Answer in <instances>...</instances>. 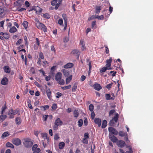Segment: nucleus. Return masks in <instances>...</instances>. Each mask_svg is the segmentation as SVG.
<instances>
[{
	"label": "nucleus",
	"instance_id": "a211bd4d",
	"mask_svg": "<svg viewBox=\"0 0 153 153\" xmlns=\"http://www.w3.org/2000/svg\"><path fill=\"white\" fill-rule=\"evenodd\" d=\"M73 64L72 63H68L64 66V68H69L72 67Z\"/></svg>",
	"mask_w": 153,
	"mask_h": 153
},
{
	"label": "nucleus",
	"instance_id": "e433bc0d",
	"mask_svg": "<svg viewBox=\"0 0 153 153\" xmlns=\"http://www.w3.org/2000/svg\"><path fill=\"white\" fill-rule=\"evenodd\" d=\"M15 121L17 124H20L21 123V121L20 117H16V119Z\"/></svg>",
	"mask_w": 153,
	"mask_h": 153
},
{
	"label": "nucleus",
	"instance_id": "a18cd8bd",
	"mask_svg": "<svg viewBox=\"0 0 153 153\" xmlns=\"http://www.w3.org/2000/svg\"><path fill=\"white\" fill-rule=\"evenodd\" d=\"M58 24L60 25L63 26V21L62 19H60L58 21Z\"/></svg>",
	"mask_w": 153,
	"mask_h": 153
},
{
	"label": "nucleus",
	"instance_id": "f257e3e1",
	"mask_svg": "<svg viewBox=\"0 0 153 153\" xmlns=\"http://www.w3.org/2000/svg\"><path fill=\"white\" fill-rule=\"evenodd\" d=\"M41 137L43 140H42L43 146L44 148L47 146V144H49V139L48 137L47 134L46 133H41Z\"/></svg>",
	"mask_w": 153,
	"mask_h": 153
},
{
	"label": "nucleus",
	"instance_id": "aec40b11",
	"mask_svg": "<svg viewBox=\"0 0 153 153\" xmlns=\"http://www.w3.org/2000/svg\"><path fill=\"white\" fill-rule=\"evenodd\" d=\"M13 111L12 109L10 110L8 112V115L10 116L9 118L10 119L13 118L14 117L13 115Z\"/></svg>",
	"mask_w": 153,
	"mask_h": 153
},
{
	"label": "nucleus",
	"instance_id": "6ab92c4d",
	"mask_svg": "<svg viewBox=\"0 0 153 153\" xmlns=\"http://www.w3.org/2000/svg\"><path fill=\"white\" fill-rule=\"evenodd\" d=\"M114 117L113 118L112 120H113V121H114L115 123H117L118 120L119 114L117 113H116L114 114Z\"/></svg>",
	"mask_w": 153,
	"mask_h": 153
},
{
	"label": "nucleus",
	"instance_id": "7c9ffc66",
	"mask_svg": "<svg viewBox=\"0 0 153 153\" xmlns=\"http://www.w3.org/2000/svg\"><path fill=\"white\" fill-rule=\"evenodd\" d=\"M119 136L121 137H124L127 136V133H124L122 131H120L119 132Z\"/></svg>",
	"mask_w": 153,
	"mask_h": 153
},
{
	"label": "nucleus",
	"instance_id": "f8f14e48",
	"mask_svg": "<svg viewBox=\"0 0 153 153\" xmlns=\"http://www.w3.org/2000/svg\"><path fill=\"white\" fill-rule=\"evenodd\" d=\"M94 122L95 123L97 124L99 127L101 126V120L99 118H96L94 120Z\"/></svg>",
	"mask_w": 153,
	"mask_h": 153
},
{
	"label": "nucleus",
	"instance_id": "2f4dec72",
	"mask_svg": "<svg viewBox=\"0 0 153 153\" xmlns=\"http://www.w3.org/2000/svg\"><path fill=\"white\" fill-rule=\"evenodd\" d=\"M7 117V116L5 115L0 116V123L2 122Z\"/></svg>",
	"mask_w": 153,
	"mask_h": 153
},
{
	"label": "nucleus",
	"instance_id": "37998d69",
	"mask_svg": "<svg viewBox=\"0 0 153 153\" xmlns=\"http://www.w3.org/2000/svg\"><path fill=\"white\" fill-rule=\"evenodd\" d=\"M94 109V106L92 104H90L89 107V109L91 111H93Z\"/></svg>",
	"mask_w": 153,
	"mask_h": 153
},
{
	"label": "nucleus",
	"instance_id": "ddd939ff",
	"mask_svg": "<svg viewBox=\"0 0 153 153\" xmlns=\"http://www.w3.org/2000/svg\"><path fill=\"white\" fill-rule=\"evenodd\" d=\"M94 87L95 89L97 91H99L102 89V87L100 84L98 83L94 84Z\"/></svg>",
	"mask_w": 153,
	"mask_h": 153
},
{
	"label": "nucleus",
	"instance_id": "9b49d317",
	"mask_svg": "<svg viewBox=\"0 0 153 153\" xmlns=\"http://www.w3.org/2000/svg\"><path fill=\"white\" fill-rule=\"evenodd\" d=\"M4 72L7 73H9L11 71V69L8 66H5L3 67Z\"/></svg>",
	"mask_w": 153,
	"mask_h": 153
},
{
	"label": "nucleus",
	"instance_id": "4d7b16f0",
	"mask_svg": "<svg viewBox=\"0 0 153 153\" xmlns=\"http://www.w3.org/2000/svg\"><path fill=\"white\" fill-rule=\"evenodd\" d=\"M33 151V153H38L40 151V149L39 148H37L35 150Z\"/></svg>",
	"mask_w": 153,
	"mask_h": 153
},
{
	"label": "nucleus",
	"instance_id": "a878e982",
	"mask_svg": "<svg viewBox=\"0 0 153 153\" xmlns=\"http://www.w3.org/2000/svg\"><path fill=\"white\" fill-rule=\"evenodd\" d=\"M7 108V107L6 106V104L5 103L4 106L2 107L1 108V114H2L5 111V110Z\"/></svg>",
	"mask_w": 153,
	"mask_h": 153
},
{
	"label": "nucleus",
	"instance_id": "cd10ccee",
	"mask_svg": "<svg viewBox=\"0 0 153 153\" xmlns=\"http://www.w3.org/2000/svg\"><path fill=\"white\" fill-rule=\"evenodd\" d=\"M17 31V29L14 26L12 27L9 30V32L10 33H13Z\"/></svg>",
	"mask_w": 153,
	"mask_h": 153
},
{
	"label": "nucleus",
	"instance_id": "864d4df0",
	"mask_svg": "<svg viewBox=\"0 0 153 153\" xmlns=\"http://www.w3.org/2000/svg\"><path fill=\"white\" fill-rule=\"evenodd\" d=\"M48 115H44L43 116V120L44 121H46L47 120Z\"/></svg>",
	"mask_w": 153,
	"mask_h": 153
},
{
	"label": "nucleus",
	"instance_id": "a19ab883",
	"mask_svg": "<svg viewBox=\"0 0 153 153\" xmlns=\"http://www.w3.org/2000/svg\"><path fill=\"white\" fill-rule=\"evenodd\" d=\"M8 132H5L2 134L1 137L2 138H4V137L8 136Z\"/></svg>",
	"mask_w": 153,
	"mask_h": 153
},
{
	"label": "nucleus",
	"instance_id": "79ce46f5",
	"mask_svg": "<svg viewBox=\"0 0 153 153\" xmlns=\"http://www.w3.org/2000/svg\"><path fill=\"white\" fill-rule=\"evenodd\" d=\"M74 117H77L79 115V113L78 111L77 110H75L74 111Z\"/></svg>",
	"mask_w": 153,
	"mask_h": 153
},
{
	"label": "nucleus",
	"instance_id": "ea45409f",
	"mask_svg": "<svg viewBox=\"0 0 153 153\" xmlns=\"http://www.w3.org/2000/svg\"><path fill=\"white\" fill-rule=\"evenodd\" d=\"M22 25L26 29L27 27L28 23L26 21H24L22 23Z\"/></svg>",
	"mask_w": 153,
	"mask_h": 153
},
{
	"label": "nucleus",
	"instance_id": "58836bf2",
	"mask_svg": "<svg viewBox=\"0 0 153 153\" xmlns=\"http://www.w3.org/2000/svg\"><path fill=\"white\" fill-rule=\"evenodd\" d=\"M6 146L7 147H10L13 148H14V146L11 143L9 142H7L6 144Z\"/></svg>",
	"mask_w": 153,
	"mask_h": 153
},
{
	"label": "nucleus",
	"instance_id": "423d86ee",
	"mask_svg": "<svg viewBox=\"0 0 153 153\" xmlns=\"http://www.w3.org/2000/svg\"><path fill=\"white\" fill-rule=\"evenodd\" d=\"M108 130L109 132L114 135H117L118 133L117 131L114 128L112 127H109L108 128Z\"/></svg>",
	"mask_w": 153,
	"mask_h": 153
},
{
	"label": "nucleus",
	"instance_id": "20e7f679",
	"mask_svg": "<svg viewBox=\"0 0 153 153\" xmlns=\"http://www.w3.org/2000/svg\"><path fill=\"white\" fill-rule=\"evenodd\" d=\"M25 142L24 143L25 146L26 147H31L33 144V143L30 141V138H26L24 140Z\"/></svg>",
	"mask_w": 153,
	"mask_h": 153
},
{
	"label": "nucleus",
	"instance_id": "b1692460",
	"mask_svg": "<svg viewBox=\"0 0 153 153\" xmlns=\"http://www.w3.org/2000/svg\"><path fill=\"white\" fill-rule=\"evenodd\" d=\"M0 35L3 36V37L6 39H7L9 38V35L6 33L1 32Z\"/></svg>",
	"mask_w": 153,
	"mask_h": 153
},
{
	"label": "nucleus",
	"instance_id": "5701e85b",
	"mask_svg": "<svg viewBox=\"0 0 153 153\" xmlns=\"http://www.w3.org/2000/svg\"><path fill=\"white\" fill-rule=\"evenodd\" d=\"M65 146V143L64 142H60L59 144V148L60 149H63Z\"/></svg>",
	"mask_w": 153,
	"mask_h": 153
},
{
	"label": "nucleus",
	"instance_id": "393cba45",
	"mask_svg": "<svg viewBox=\"0 0 153 153\" xmlns=\"http://www.w3.org/2000/svg\"><path fill=\"white\" fill-rule=\"evenodd\" d=\"M61 71L63 73V75L65 77L68 76L69 74L68 72L65 69H62Z\"/></svg>",
	"mask_w": 153,
	"mask_h": 153
},
{
	"label": "nucleus",
	"instance_id": "7ed1b4c3",
	"mask_svg": "<svg viewBox=\"0 0 153 153\" xmlns=\"http://www.w3.org/2000/svg\"><path fill=\"white\" fill-rule=\"evenodd\" d=\"M36 25L37 27L39 29L42 30L44 32H46L47 31V28L46 26L42 23H36Z\"/></svg>",
	"mask_w": 153,
	"mask_h": 153
},
{
	"label": "nucleus",
	"instance_id": "0eeeda50",
	"mask_svg": "<svg viewBox=\"0 0 153 153\" xmlns=\"http://www.w3.org/2000/svg\"><path fill=\"white\" fill-rule=\"evenodd\" d=\"M62 121L58 117L56 118L54 122V124L56 126H61L62 125Z\"/></svg>",
	"mask_w": 153,
	"mask_h": 153
},
{
	"label": "nucleus",
	"instance_id": "69168bd1",
	"mask_svg": "<svg viewBox=\"0 0 153 153\" xmlns=\"http://www.w3.org/2000/svg\"><path fill=\"white\" fill-rule=\"evenodd\" d=\"M22 40L21 39H19V40H18L17 41L16 43V44L17 45H20L22 42Z\"/></svg>",
	"mask_w": 153,
	"mask_h": 153
},
{
	"label": "nucleus",
	"instance_id": "9d476101",
	"mask_svg": "<svg viewBox=\"0 0 153 153\" xmlns=\"http://www.w3.org/2000/svg\"><path fill=\"white\" fill-rule=\"evenodd\" d=\"M8 82V79L6 77H4L1 80V84L4 85H6L7 84Z\"/></svg>",
	"mask_w": 153,
	"mask_h": 153
},
{
	"label": "nucleus",
	"instance_id": "c9c22d12",
	"mask_svg": "<svg viewBox=\"0 0 153 153\" xmlns=\"http://www.w3.org/2000/svg\"><path fill=\"white\" fill-rule=\"evenodd\" d=\"M46 93L49 99H50L51 96V93L49 89L48 90L46 91Z\"/></svg>",
	"mask_w": 153,
	"mask_h": 153
},
{
	"label": "nucleus",
	"instance_id": "680f3d73",
	"mask_svg": "<svg viewBox=\"0 0 153 153\" xmlns=\"http://www.w3.org/2000/svg\"><path fill=\"white\" fill-rule=\"evenodd\" d=\"M111 74H112V76H115L116 74L117 73V72L116 71H111L110 72Z\"/></svg>",
	"mask_w": 153,
	"mask_h": 153
},
{
	"label": "nucleus",
	"instance_id": "bf43d9fd",
	"mask_svg": "<svg viewBox=\"0 0 153 153\" xmlns=\"http://www.w3.org/2000/svg\"><path fill=\"white\" fill-rule=\"evenodd\" d=\"M59 138V135L57 134H56L54 135V138L56 140H57Z\"/></svg>",
	"mask_w": 153,
	"mask_h": 153
},
{
	"label": "nucleus",
	"instance_id": "c85d7f7f",
	"mask_svg": "<svg viewBox=\"0 0 153 153\" xmlns=\"http://www.w3.org/2000/svg\"><path fill=\"white\" fill-rule=\"evenodd\" d=\"M22 3V1L21 0H18L16 1L14 4L16 5L21 6Z\"/></svg>",
	"mask_w": 153,
	"mask_h": 153
},
{
	"label": "nucleus",
	"instance_id": "c03bdc74",
	"mask_svg": "<svg viewBox=\"0 0 153 153\" xmlns=\"http://www.w3.org/2000/svg\"><path fill=\"white\" fill-rule=\"evenodd\" d=\"M78 125L79 127H81L82 126L83 124V120L82 119H81L79 120L78 122Z\"/></svg>",
	"mask_w": 153,
	"mask_h": 153
},
{
	"label": "nucleus",
	"instance_id": "13d9d810",
	"mask_svg": "<svg viewBox=\"0 0 153 153\" xmlns=\"http://www.w3.org/2000/svg\"><path fill=\"white\" fill-rule=\"evenodd\" d=\"M57 108V105L55 104H53L52 106V108L53 110H55Z\"/></svg>",
	"mask_w": 153,
	"mask_h": 153
},
{
	"label": "nucleus",
	"instance_id": "f3484780",
	"mask_svg": "<svg viewBox=\"0 0 153 153\" xmlns=\"http://www.w3.org/2000/svg\"><path fill=\"white\" fill-rule=\"evenodd\" d=\"M87 65H88L89 67V70L88 73V74H89L91 72V61H90L88 59H87Z\"/></svg>",
	"mask_w": 153,
	"mask_h": 153
},
{
	"label": "nucleus",
	"instance_id": "e2e57ef3",
	"mask_svg": "<svg viewBox=\"0 0 153 153\" xmlns=\"http://www.w3.org/2000/svg\"><path fill=\"white\" fill-rule=\"evenodd\" d=\"M37 145L36 144L34 145L32 147V149L33 151L37 149Z\"/></svg>",
	"mask_w": 153,
	"mask_h": 153
},
{
	"label": "nucleus",
	"instance_id": "338daca9",
	"mask_svg": "<svg viewBox=\"0 0 153 153\" xmlns=\"http://www.w3.org/2000/svg\"><path fill=\"white\" fill-rule=\"evenodd\" d=\"M112 84L113 83L111 82L108 84L106 86V88L108 89L110 88L111 87Z\"/></svg>",
	"mask_w": 153,
	"mask_h": 153
},
{
	"label": "nucleus",
	"instance_id": "de8ad7c7",
	"mask_svg": "<svg viewBox=\"0 0 153 153\" xmlns=\"http://www.w3.org/2000/svg\"><path fill=\"white\" fill-rule=\"evenodd\" d=\"M43 17L45 18L49 19L50 17V16L48 13H46L43 15Z\"/></svg>",
	"mask_w": 153,
	"mask_h": 153
},
{
	"label": "nucleus",
	"instance_id": "09e8293b",
	"mask_svg": "<svg viewBox=\"0 0 153 153\" xmlns=\"http://www.w3.org/2000/svg\"><path fill=\"white\" fill-rule=\"evenodd\" d=\"M107 69V67H103L100 69V72L101 73L105 72L106 71Z\"/></svg>",
	"mask_w": 153,
	"mask_h": 153
},
{
	"label": "nucleus",
	"instance_id": "72a5a7b5",
	"mask_svg": "<svg viewBox=\"0 0 153 153\" xmlns=\"http://www.w3.org/2000/svg\"><path fill=\"white\" fill-rule=\"evenodd\" d=\"M62 17L64 20V23H67V17L66 15L65 14H63L62 15Z\"/></svg>",
	"mask_w": 153,
	"mask_h": 153
},
{
	"label": "nucleus",
	"instance_id": "412c9836",
	"mask_svg": "<svg viewBox=\"0 0 153 153\" xmlns=\"http://www.w3.org/2000/svg\"><path fill=\"white\" fill-rule=\"evenodd\" d=\"M101 9V7L100 6H97L95 7V13L96 14H99Z\"/></svg>",
	"mask_w": 153,
	"mask_h": 153
},
{
	"label": "nucleus",
	"instance_id": "6e6d98bb",
	"mask_svg": "<svg viewBox=\"0 0 153 153\" xmlns=\"http://www.w3.org/2000/svg\"><path fill=\"white\" fill-rule=\"evenodd\" d=\"M82 142L83 143L87 144L88 143V140L87 139L84 138L82 140Z\"/></svg>",
	"mask_w": 153,
	"mask_h": 153
},
{
	"label": "nucleus",
	"instance_id": "473e14b6",
	"mask_svg": "<svg viewBox=\"0 0 153 153\" xmlns=\"http://www.w3.org/2000/svg\"><path fill=\"white\" fill-rule=\"evenodd\" d=\"M42 9L38 7H36L35 9V10L36 11L37 13H40L42 12Z\"/></svg>",
	"mask_w": 153,
	"mask_h": 153
},
{
	"label": "nucleus",
	"instance_id": "0e129e2a",
	"mask_svg": "<svg viewBox=\"0 0 153 153\" xmlns=\"http://www.w3.org/2000/svg\"><path fill=\"white\" fill-rule=\"evenodd\" d=\"M89 136L88 133H85L84 135V138L88 139L89 138Z\"/></svg>",
	"mask_w": 153,
	"mask_h": 153
},
{
	"label": "nucleus",
	"instance_id": "4be33fe9",
	"mask_svg": "<svg viewBox=\"0 0 153 153\" xmlns=\"http://www.w3.org/2000/svg\"><path fill=\"white\" fill-rule=\"evenodd\" d=\"M72 53L76 54V56H79L80 52L77 49H74L72 51Z\"/></svg>",
	"mask_w": 153,
	"mask_h": 153
},
{
	"label": "nucleus",
	"instance_id": "5fc2aeb1",
	"mask_svg": "<svg viewBox=\"0 0 153 153\" xmlns=\"http://www.w3.org/2000/svg\"><path fill=\"white\" fill-rule=\"evenodd\" d=\"M96 18L98 19L102 20L103 19L104 16L103 15H101L100 16H97L96 17Z\"/></svg>",
	"mask_w": 153,
	"mask_h": 153
},
{
	"label": "nucleus",
	"instance_id": "603ef678",
	"mask_svg": "<svg viewBox=\"0 0 153 153\" xmlns=\"http://www.w3.org/2000/svg\"><path fill=\"white\" fill-rule=\"evenodd\" d=\"M111 65V63H107L105 66H106V67H107L108 70H111V68H110V66Z\"/></svg>",
	"mask_w": 153,
	"mask_h": 153
},
{
	"label": "nucleus",
	"instance_id": "f03ea898",
	"mask_svg": "<svg viewBox=\"0 0 153 153\" xmlns=\"http://www.w3.org/2000/svg\"><path fill=\"white\" fill-rule=\"evenodd\" d=\"M62 75L60 72L57 73L55 75V79L57 82L60 85H64L65 82L62 79Z\"/></svg>",
	"mask_w": 153,
	"mask_h": 153
},
{
	"label": "nucleus",
	"instance_id": "6e6552de",
	"mask_svg": "<svg viewBox=\"0 0 153 153\" xmlns=\"http://www.w3.org/2000/svg\"><path fill=\"white\" fill-rule=\"evenodd\" d=\"M125 143L124 141L122 140H119L117 142V145L119 147L122 148L125 145Z\"/></svg>",
	"mask_w": 153,
	"mask_h": 153
},
{
	"label": "nucleus",
	"instance_id": "4c0bfd02",
	"mask_svg": "<svg viewBox=\"0 0 153 153\" xmlns=\"http://www.w3.org/2000/svg\"><path fill=\"white\" fill-rule=\"evenodd\" d=\"M21 58L25 62L26 65H27V59L26 56L24 58L23 55H22L21 56Z\"/></svg>",
	"mask_w": 153,
	"mask_h": 153
},
{
	"label": "nucleus",
	"instance_id": "3c124183",
	"mask_svg": "<svg viewBox=\"0 0 153 153\" xmlns=\"http://www.w3.org/2000/svg\"><path fill=\"white\" fill-rule=\"evenodd\" d=\"M39 58L40 59H43L44 58V56L42 52H40L39 55Z\"/></svg>",
	"mask_w": 153,
	"mask_h": 153
},
{
	"label": "nucleus",
	"instance_id": "39448f33",
	"mask_svg": "<svg viewBox=\"0 0 153 153\" xmlns=\"http://www.w3.org/2000/svg\"><path fill=\"white\" fill-rule=\"evenodd\" d=\"M13 143L16 146H18L21 144V140L19 138H15L12 140Z\"/></svg>",
	"mask_w": 153,
	"mask_h": 153
},
{
	"label": "nucleus",
	"instance_id": "bb28decb",
	"mask_svg": "<svg viewBox=\"0 0 153 153\" xmlns=\"http://www.w3.org/2000/svg\"><path fill=\"white\" fill-rule=\"evenodd\" d=\"M40 108H41V110L42 111H45L48 109L49 108V106L48 105H45L44 106H40Z\"/></svg>",
	"mask_w": 153,
	"mask_h": 153
},
{
	"label": "nucleus",
	"instance_id": "4468645a",
	"mask_svg": "<svg viewBox=\"0 0 153 153\" xmlns=\"http://www.w3.org/2000/svg\"><path fill=\"white\" fill-rule=\"evenodd\" d=\"M109 137L113 142H115L117 140V138L113 135H109Z\"/></svg>",
	"mask_w": 153,
	"mask_h": 153
},
{
	"label": "nucleus",
	"instance_id": "8fccbe9b",
	"mask_svg": "<svg viewBox=\"0 0 153 153\" xmlns=\"http://www.w3.org/2000/svg\"><path fill=\"white\" fill-rule=\"evenodd\" d=\"M19 111V109H17L16 110L13 111V115H14L18 114Z\"/></svg>",
	"mask_w": 153,
	"mask_h": 153
},
{
	"label": "nucleus",
	"instance_id": "dca6fc26",
	"mask_svg": "<svg viewBox=\"0 0 153 153\" xmlns=\"http://www.w3.org/2000/svg\"><path fill=\"white\" fill-rule=\"evenodd\" d=\"M72 75H71L66 79L65 81L66 84H68L72 80Z\"/></svg>",
	"mask_w": 153,
	"mask_h": 153
},
{
	"label": "nucleus",
	"instance_id": "1a4fd4ad",
	"mask_svg": "<svg viewBox=\"0 0 153 153\" xmlns=\"http://www.w3.org/2000/svg\"><path fill=\"white\" fill-rule=\"evenodd\" d=\"M5 15V11L3 7H0V18L3 17Z\"/></svg>",
	"mask_w": 153,
	"mask_h": 153
},
{
	"label": "nucleus",
	"instance_id": "774afa93",
	"mask_svg": "<svg viewBox=\"0 0 153 153\" xmlns=\"http://www.w3.org/2000/svg\"><path fill=\"white\" fill-rule=\"evenodd\" d=\"M125 153H133L131 149L129 148V151H127Z\"/></svg>",
	"mask_w": 153,
	"mask_h": 153
},
{
	"label": "nucleus",
	"instance_id": "f704fd0d",
	"mask_svg": "<svg viewBox=\"0 0 153 153\" xmlns=\"http://www.w3.org/2000/svg\"><path fill=\"white\" fill-rule=\"evenodd\" d=\"M107 125V123L106 120H104L103 121L102 125V128H105Z\"/></svg>",
	"mask_w": 153,
	"mask_h": 153
},
{
	"label": "nucleus",
	"instance_id": "49530a36",
	"mask_svg": "<svg viewBox=\"0 0 153 153\" xmlns=\"http://www.w3.org/2000/svg\"><path fill=\"white\" fill-rule=\"evenodd\" d=\"M71 87V85H68V86L62 87V88L63 90H66L67 89H70Z\"/></svg>",
	"mask_w": 153,
	"mask_h": 153
},
{
	"label": "nucleus",
	"instance_id": "c756f323",
	"mask_svg": "<svg viewBox=\"0 0 153 153\" xmlns=\"http://www.w3.org/2000/svg\"><path fill=\"white\" fill-rule=\"evenodd\" d=\"M77 83L76 82H75L72 88V91L73 92H75L76 91L77 89Z\"/></svg>",
	"mask_w": 153,
	"mask_h": 153
},
{
	"label": "nucleus",
	"instance_id": "052dcab7",
	"mask_svg": "<svg viewBox=\"0 0 153 153\" xmlns=\"http://www.w3.org/2000/svg\"><path fill=\"white\" fill-rule=\"evenodd\" d=\"M80 45L81 46L85 45V42L83 39H82L80 41Z\"/></svg>",
	"mask_w": 153,
	"mask_h": 153
},
{
	"label": "nucleus",
	"instance_id": "2eb2a0df",
	"mask_svg": "<svg viewBox=\"0 0 153 153\" xmlns=\"http://www.w3.org/2000/svg\"><path fill=\"white\" fill-rule=\"evenodd\" d=\"M105 99L107 100H114V98L113 97L111 96V95L110 94H106L105 95Z\"/></svg>",
	"mask_w": 153,
	"mask_h": 153
}]
</instances>
